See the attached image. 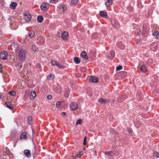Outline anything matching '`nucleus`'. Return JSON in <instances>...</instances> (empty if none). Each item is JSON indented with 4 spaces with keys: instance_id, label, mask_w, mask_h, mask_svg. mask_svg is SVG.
Wrapping results in <instances>:
<instances>
[{
    "instance_id": "1",
    "label": "nucleus",
    "mask_w": 159,
    "mask_h": 159,
    "mask_svg": "<svg viewBox=\"0 0 159 159\" xmlns=\"http://www.w3.org/2000/svg\"><path fill=\"white\" fill-rule=\"evenodd\" d=\"M16 53L19 58L22 61H24L26 58L27 53L26 51L23 48L18 47L16 50Z\"/></svg>"
},
{
    "instance_id": "2",
    "label": "nucleus",
    "mask_w": 159,
    "mask_h": 159,
    "mask_svg": "<svg viewBox=\"0 0 159 159\" xmlns=\"http://www.w3.org/2000/svg\"><path fill=\"white\" fill-rule=\"evenodd\" d=\"M8 54V53L6 51H3L0 52V58L5 60L7 58Z\"/></svg>"
},
{
    "instance_id": "3",
    "label": "nucleus",
    "mask_w": 159,
    "mask_h": 159,
    "mask_svg": "<svg viewBox=\"0 0 159 159\" xmlns=\"http://www.w3.org/2000/svg\"><path fill=\"white\" fill-rule=\"evenodd\" d=\"M49 4L48 3L43 2L41 6V9L44 11L47 10L49 7Z\"/></svg>"
},
{
    "instance_id": "4",
    "label": "nucleus",
    "mask_w": 159,
    "mask_h": 159,
    "mask_svg": "<svg viewBox=\"0 0 159 159\" xmlns=\"http://www.w3.org/2000/svg\"><path fill=\"white\" fill-rule=\"evenodd\" d=\"M24 18L25 21H29L31 19V16L28 12H26L24 14Z\"/></svg>"
},
{
    "instance_id": "5",
    "label": "nucleus",
    "mask_w": 159,
    "mask_h": 159,
    "mask_svg": "<svg viewBox=\"0 0 159 159\" xmlns=\"http://www.w3.org/2000/svg\"><path fill=\"white\" fill-rule=\"evenodd\" d=\"M61 38L64 40H66L68 38V33L64 31L61 34Z\"/></svg>"
},
{
    "instance_id": "6",
    "label": "nucleus",
    "mask_w": 159,
    "mask_h": 159,
    "mask_svg": "<svg viewBox=\"0 0 159 159\" xmlns=\"http://www.w3.org/2000/svg\"><path fill=\"white\" fill-rule=\"evenodd\" d=\"M112 24L115 28H118L120 27L119 23L115 20H113L112 21Z\"/></svg>"
},
{
    "instance_id": "7",
    "label": "nucleus",
    "mask_w": 159,
    "mask_h": 159,
    "mask_svg": "<svg viewBox=\"0 0 159 159\" xmlns=\"http://www.w3.org/2000/svg\"><path fill=\"white\" fill-rule=\"evenodd\" d=\"M109 59H112L115 56V53L114 51H111L107 55Z\"/></svg>"
},
{
    "instance_id": "8",
    "label": "nucleus",
    "mask_w": 159,
    "mask_h": 159,
    "mask_svg": "<svg viewBox=\"0 0 159 159\" xmlns=\"http://www.w3.org/2000/svg\"><path fill=\"white\" fill-rule=\"evenodd\" d=\"M98 101L100 103H102L103 104H105L109 103L110 101L108 99L100 98L98 99Z\"/></svg>"
},
{
    "instance_id": "9",
    "label": "nucleus",
    "mask_w": 159,
    "mask_h": 159,
    "mask_svg": "<svg viewBox=\"0 0 159 159\" xmlns=\"http://www.w3.org/2000/svg\"><path fill=\"white\" fill-rule=\"evenodd\" d=\"M70 107L72 110H75L78 107V105L76 102H73L71 103Z\"/></svg>"
},
{
    "instance_id": "10",
    "label": "nucleus",
    "mask_w": 159,
    "mask_h": 159,
    "mask_svg": "<svg viewBox=\"0 0 159 159\" xmlns=\"http://www.w3.org/2000/svg\"><path fill=\"white\" fill-rule=\"evenodd\" d=\"M24 153L28 157H30L31 156L30 151L28 149L25 150L24 151Z\"/></svg>"
},
{
    "instance_id": "11",
    "label": "nucleus",
    "mask_w": 159,
    "mask_h": 159,
    "mask_svg": "<svg viewBox=\"0 0 159 159\" xmlns=\"http://www.w3.org/2000/svg\"><path fill=\"white\" fill-rule=\"evenodd\" d=\"M89 81L91 82L95 83L98 82V79L96 77L92 76L89 78Z\"/></svg>"
},
{
    "instance_id": "12",
    "label": "nucleus",
    "mask_w": 159,
    "mask_h": 159,
    "mask_svg": "<svg viewBox=\"0 0 159 159\" xmlns=\"http://www.w3.org/2000/svg\"><path fill=\"white\" fill-rule=\"evenodd\" d=\"M81 56L85 59L87 60L88 59V58L87 55L85 51H83L80 54Z\"/></svg>"
},
{
    "instance_id": "13",
    "label": "nucleus",
    "mask_w": 159,
    "mask_h": 159,
    "mask_svg": "<svg viewBox=\"0 0 159 159\" xmlns=\"http://www.w3.org/2000/svg\"><path fill=\"white\" fill-rule=\"evenodd\" d=\"M7 107L10 109H12L13 108V105L10 102H5Z\"/></svg>"
},
{
    "instance_id": "14",
    "label": "nucleus",
    "mask_w": 159,
    "mask_h": 159,
    "mask_svg": "<svg viewBox=\"0 0 159 159\" xmlns=\"http://www.w3.org/2000/svg\"><path fill=\"white\" fill-rule=\"evenodd\" d=\"M105 155H107L110 157H112L114 155L115 153L112 151H110L105 152L104 153Z\"/></svg>"
},
{
    "instance_id": "15",
    "label": "nucleus",
    "mask_w": 159,
    "mask_h": 159,
    "mask_svg": "<svg viewBox=\"0 0 159 159\" xmlns=\"http://www.w3.org/2000/svg\"><path fill=\"white\" fill-rule=\"evenodd\" d=\"M17 4L15 2H12L10 5V8L12 9H15Z\"/></svg>"
},
{
    "instance_id": "16",
    "label": "nucleus",
    "mask_w": 159,
    "mask_h": 159,
    "mask_svg": "<svg viewBox=\"0 0 159 159\" xmlns=\"http://www.w3.org/2000/svg\"><path fill=\"white\" fill-rule=\"evenodd\" d=\"M99 14L101 16L105 18H106L107 16V13L103 11H101L99 12Z\"/></svg>"
},
{
    "instance_id": "17",
    "label": "nucleus",
    "mask_w": 159,
    "mask_h": 159,
    "mask_svg": "<svg viewBox=\"0 0 159 159\" xmlns=\"http://www.w3.org/2000/svg\"><path fill=\"white\" fill-rule=\"evenodd\" d=\"M43 19L42 16H39L37 17V21L39 23H41L43 21Z\"/></svg>"
},
{
    "instance_id": "18",
    "label": "nucleus",
    "mask_w": 159,
    "mask_h": 159,
    "mask_svg": "<svg viewBox=\"0 0 159 159\" xmlns=\"http://www.w3.org/2000/svg\"><path fill=\"white\" fill-rule=\"evenodd\" d=\"M74 60L75 62L77 64L79 63L80 62V59L77 57H75L74 58Z\"/></svg>"
},
{
    "instance_id": "19",
    "label": "nucleus",
    "mask_w": 159,
    "mask_h": 159,
    "mask_svg": "<svg viewBox=\"0 0 159 159\" xmlns=\"http://www.w3.org/2000/svg\"><path fill=\"white\" fill-rule=\"evenodd\" d=\"M35 34V33L33 31H30L28 33V35L31 38H32Z\"/></svg>"
},
{
    "instance_id": "20",
    "label": "nucleus",
    "mask_w": 159,
    "mask_h": 159,
    "mask_svg": "<svg viewBox=\"0 0 159 159\" xmlns=\"http://www.w3.org/2000/svg\"><path fill=\"white\" fill-rule=\"evenodd\" d=\"M26 133L25 132H23L20 135V138L25 139L26 138Z\"/></svg>"
},
{
    "instance_id": "21",
    "label": "nucleus",
    "mask_w": 159,
    "mask_h": 159,
    "mask_svg": "<svg viewBox=\"0 0 159 159\" xmlns=\"http://www.w3.org/2000/svg\"><path fill=\"white\" fill-rule=\"evenodd\" d=\"M112 4L111 0H108L107 2H105V5L107 7H108Z\"/></svg>"
},
{
    "instance_id": "22",
    "label": "nucleus",
    "mask_w": 159,
    "mask_h": 159,
    "mask_svg": "<svg viewBox=\"0 0 159 159\" xmlns=\"http://www.w3.org/2000/svg\"><path fill=\"white\" fill-rule=\"evenodd\" d=\"M140 70L142 72H144L147 70V69L144 66L142 65L140 68Z\"/></svg>"
},
{
    "instance_id": "23",
    "label": "nucleus",
    "mask_w": 159,
    "mask_h": 159,
    "mask_svg": "<svg viewBox=\"0 0 159 159\" xmlns=\"http://www.w3.org/2000/svg\"><path fill=\"white\" fill-rule=\"evenodd\" d=\"M47 79L48 80H51L54 78V75L52 74H49L47 77Z\"/></svg>"
},
{
    "instance_id": "24",
    "label": "nucleus",
    "mask_w": 159,
    "mask_h": 159,
    "mask_svg": "<svg viewBox=\"0 0 159 159\" xmlns=\"http://www.w3.org/2000/svg\"><path fill=\"white\" fill-rule=\"evenodd\" d=\"M32 117L31 116H29L28 118V123L29 125H30L32 123Z\"/></svg>"
},
{
    "instance_id": "25",
    "label": "nucleus",
    "mask_w": 159,
    "mask_h": 159,
    "mask_svg": "<svg viewBox=\"0 0 159 159\" xmlns=\"http://www.w3.org/2000/svg\"><path fill=\"white\" fill-rule=\"evenodd\" d=\"M60 9L62 11H65L66 9V8L65 7L64 5H61L59 6Z\"/></svg>"
},
{
    "instance_id": "26",
    "label": "nucleus",
    "mask_w": 159,
    "mask_h": 159,
    "mask_svg": "<svg viewBox=\"0 0 159 159\" xmlns=\"http://www.w3.org/2000/svg\"><path fill=\"white\" fill-rule=\"evenodd\" d=\"M78 0H72L71 1V4L72 5L75 6L77 3Z\"/></svg>"
},
{
    "instance_id": "27",
    "label": "nucleus",
    "mask_w": 159,
    "mask_h": 159,
    "mask_svg": "<svg viewBox=\"0 0 159 159\" xmlns=\"http://www.w3.org/2000/svg\"><path fill=\"white\" fill-rule=\"evenodd\" d=\"M56 66H57L59 69L64 68H65L64 66L60 64L58 62H57V65Z\"/></svg>"
},
{
    "instance_id": "28",
    "label": "nucleus",
    "mask_w": 159,
    "mask_h": 159,
    "mask_svg": "<svg viewBox=\"0 0 159 159\" xmlns=\"http://www.w3.org/2000/svg\"><path fill=\"white\" fill-rule=\"evenodd\" d=\"M158 35V32L156 31L152 33V35L155 37V38H157V36Z\"/></svg>"
},
{
    "instance_id": "29",
    "label": "nucleus",
    "mask_w": 159,
    "mask_h": 159,
    "mask_svg": "<svg viewBox=\"0 0 159 159\" xmlns=\"http://www.w3.org/2000/svg\"><path fill=\"white\" fill-rule=\"evenodd\" d=\"M16 66L17 69L20 70L22 67V65L20 64H17L16 65Z\"/></svg>"
},
{
    "instance_id": "30",
    "label": "nucleus",
    "mask_w": 159,
    "mask_h": 159,
    "mask_svg": "<svg viewBox=\"0 0 159 159\" xmlns=\"http://www.w3.org/2000/svg\"><path fill=\"white\" fill-rule=\"evenodd\" d=\"M153 156L156 157H159V153L157 152H154L153 153Z\"/></svg>"
},
{
    "instance_id": "31",
    "label": "nucleus",
    "mask_w": 159,
    "mask_h": 159,
    "mask_svg": "<svg viewBox=\"0 0 159 159\" xmlns=\"http://www.w3.org/2000/svg\"><path fill=\"white\" fill-rule=\"evenodd\" d=\"M31 95L34 98L36 96V93L34 91H31Z\"/></svg>"
},
{
    "instance_id": "32",
    "label": "nucleus",
    "mask_w": 159,
    "mask_h": 159,
    "mask_svg": "<svg viewBox=\"0 0 159 159\" xmlns=\"http://www.w3.org/2000/svg\"><path fill=\"white\" fill-rule=\"evenodd\" d=\"M58 62L54 61L52 60V61H51V63L52 64V65L53 66H56L57 65V62Z\"/></svg>"
},
{
    "instance_id": "33",
    "label": "nucleus",
    "mask_w": 159,
    "mask_h": 159,
    "mask_svg": "<svg viewBox=\"0 0 159 159\" xmlns=\"http://www.w3.org/2000/svg\"><path fill=\"white\" fill-rule=\"evenodd\" d=\"M9 94L11 96H15L16 94V93L14 91H10L8 92Z\"/></svg>"
},
{
    "instance_id": "34",
    "label": "nucleus",
    "mask_w": 159,
    "mask_h": 159,
    "mask_svg": "<svg viewBox=\"0 0 159 159\" xmlns=\"http://www.w3.org/2000/svg\"><path fill=\"white\" fill-rule=\"evenodd\" d=\"M58 1V0H50L49 2L51 3L55 4L57 3Z\"/></svg>"
},
{
    "instance_id": "35",
    "label": "nucleus",
    "mask_w": 159,
    "mask_h": 159,
    "mask_svg": "<svg viewBox=\"0 0 159 159\" xmlns=\"http://www.w3.org/2000/svg\"><path fill=\"white\" fill-rule=\"evenodd\" d=\"M32 49L33 51L34 52H36L37 51V48L35 45H32Z\"/></svg>"
},
{
    "instance_id": "36",
    "label": "nucleus",
    "mask_w": 159,
    "mask_h": 159,
    "mask_svg": "<svg viewBox=\"0 0 159 159\" xmlns=\"http://www.w3.org/2000/svg\"><path fill=\"white\" fill-rule=\"evenodd\" d=\"M122 68V67L120 65L116 67V70L117 71L119 70Z\"/></svg>"
},
{
    "instance_id": "37",
    "label": "nucleus",
    "mask_w": 159,
    "mask_h": 159,
    "mask_svg": "<svg viewBox=\"0 0 159 159\" xmlns=\"http://www.w3.org/2000/svg\"><path fill=\"white\" fill-rule=\"evenodd\" d=\"M4 152H5L6 153H7V154H9L10 152L9 151H8V149L7 148H5L4 149Z\"/></svg>"
},
{
    "instance_id": "38",
    "label": "nucleus",
    "mask_w": 159,
    "mask_h": 159,
    "mask_svg": "<svg viewBox=\"0 0 159 159\" xmlns=\"http://www.w3.org/2000/svg\"><path fill=\"white\" fill-rule=\"evenodd\" d=\"M60 103L61 102L60 101H58L57 102L56 104V106L57 108H58L59 107Z\"/></svg>"
},
{
    "instance_id": "39",
    "label": "nucleus",
    "mask_w": 159,
    "mask_h": 159,
    "mask_svg": "<svg viewBox=\"0 0 159 159\" xmlns=\"http://www.w3.org/2000/svg\"><path fill=\"white\" fill-rule=\"evenodd\" d=\"M81 121L82 120L81 119H79L77 120L76 123V125H77L79 124H80Z\"/></svg>"
},
{
    "instance_id": "40",
    "label": "nucleus",
    "mask_w": 159,
    "mask_h": 159,
    "mask_svg": "<svg viewBox=\"0 0 159 159\" xmlns=\"http://www.w3.org/2000/svg\"><path fill=\"white\" fill-rule=\"evenodd\" d=\"M83 154V153L81 152H80L79 153L77 154H76V155L77 157H81Z\"/></svg>"
},
{
    "instance_id": "41",
    "label": "nucleus",
    "mask_w": 159,
    "mask_h": 159,
    "mask_svg": "<svg viewBox=\"0 0 159 159\" xmlns=\"http://www.w3.org/2000/svg\"><path fill=\"white\" fill-rule=\"evenodd\" d=\"M86 137H85L84 139L83 145H85L86 144Z\"/></svg>"
},
{
    "instance_id": "42",
    "label": "nucleus",
    "mask_w": 159,
    "mask_h": 159,
    "mask_svg": "<svg viewBox=\"0 0 159 159\" xmlns=\"http://www.w3.org/2000/svg\"><path fill=\"white\" fill-rule=\"evenodd\" d=\"M127 131L128 132H129V133H131L132 132V130L130 128H127Z\"/></svg>"
},
{
    "instance_id": "43",
    "label": "nucleus",
    "mask_w": 159,
    "mask_h": 159,
    "mask_svg": "<svg viewBox=\"0 0 159 159\" xmlns=\"http://www.w3.org/2000/svg\"><path fill=\"white\" fill-rule=\"evenodd\" d=\"M52 96L51 95H48L47 96V98L48 99H51L52 98Z\"/></svg>"
},
{
    "instance_id": "44",
    "label": "nucleus",
    "mask_w": 159,
    "mask_h": 159,
    "mask_svg": "<svg viewBox=\"0 0 159 159\" xmlns=\"http://www.w3.org/2000/svg\"><path fill=\"white\" fill-rule=\"evenodd\" d=\"M120 48L121 49H124L125 48V47L124 45H122L120 47Z\"/></svg>"
},
{
    "instance_id": "45",
    "label": "nucleus",
    "mask_w": 159,
    "mask_h": 159,
    "mask_svg": "<svg viewBox=\"0 0 159 159\" xmlns=\"http://www.w3.org/2000/svg\"><path fill=\"white\" fill-rule=\"evenodd\" d=\"M2 65L0 64V72H1V71L2 70Z\"/></svg>"
},
{
    "instance_id": "46",
    "label": "nucleus",
    "mask_w": 159,
    "mask_h": 159,
    "mask_svg": "<svg viewBox=\"0 0 159 159\" xmlns=\"http://www.w3.org/2000/svg\"><path fill=\"white\" fill-rule=\"evenodd\" d=\"M61 115H66V113L65 112H63L61 113Z\"/></svg>"
},
{
    "instance_id": "47",
    "label": "nucleus",
    "mask_w": 159,
    "mask_h": 159,
    "mask_svg": "<svg viewBox=\"0 0 159 159\" xmlns=\"http://www.w3.org/2000/svg\"><path fill=\"white\" fill-rule=\"evenodd\" d=\"M11 19L10 17H9L8 18V20L10 21V20H11Z\"/></svg>"
},
{
    "instance_id": "48",
    "label": "nucleus",
    "mask_w": 159,
    "mask_h": 159,
    "mask_svg": "<svg viewBox=\"0 0 159 159\" xmlns=\"http://www.w3.org/2000/svg\"><path fill=\"white\" fill-rule=\"evenodd\" d=\"M121 73H122V74H124V75H126V72H125V71H123V72H121Z\"/></svg>"
},
{
    "instance_id": "49",
    "label": "nucleus",
    "mask_w": 159,
    "mask_h": 159,
    "mask_svg": "<svg viewBox=\"0 0 159 159\" xmlns=\"http://www.w3.org/2000/svg\"><path fill=\"white\" fill-rule=\"evenodd\" d=\"M110 133H111V132H112L114 131V129H110Z\"/></svg>"
},
{
    "instance_id": "50",
    "label": "nucleus",
    "mask_w": 159,
    "mask_h": 159,
    "mask_svg": "<svg viewBox=\"0 0 159 159\" xmlns=\"http://www.w3.org/2000/svg\"><path fill=\"white\" fill-rule=\"evenodd\" d=\"M83 149H84V150H85V148H83Z\"/></svg>"
},
{
    "instance_id": "51",
    "label": "nucleus",
    "mask_w": 159,
    "mask_h": 159,
    "mask_svg": "<svg viewBox=\"0 0 159 159\" xmlns=\"http://www.w3.org/2000/svg\"><path fill=\"white\" fill-rule=\"evenodd\" d=\"M144 28H143V30H144Z\"/></svg>"
}]
</instances>
